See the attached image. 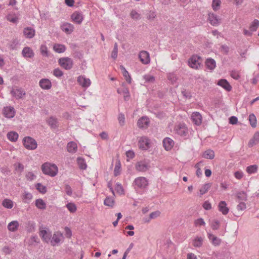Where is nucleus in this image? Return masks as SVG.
I'll return each instance as SVG.
<instances>
[{
	"label": "nucleus",
	"instance_id": "f257e3e1",
	"mask_svg": "<svg viewBox=\"0 0 259 259\" xmlns=\"http://www.w3.org/2000/svg\"><path fill=\"white\" fill-rule=\"evenodd\" d=\"M41 170L44 174L53 177L58 174V168L55 164L46 162L41 165Z\"/></svg>",
	"mask_w": 259,
	"mask_h": 259
},
{
	"label": "nucleus",
	"instance_id": "f03ea898",
	"mask_svg": "<svg viewBox=\"0 0 259 259\" xmlns=\"http://www.w3.org/2000/svg\"><path fill=\"white\" fill-rule=\"evenodd\" d=\"M24 147L29 150H33L36 149L37 144L36 141L30 137H25L22 140Z\"/></svg>",
	"mask_w": 259,
	"mask_h": 259
},
{
	"label": "nucleus",
	"instance_id": "7ed1b4c3",
	"mask_svg": "<svg viewBox=\"0 0 259 259\" xmlns=\"http://www.w3.org/2000/svg\"><path fill=\"white\" fill-rule=\"evenodd\" d=\"M135 188L141 190L145 189L149 185L148 180L144 177H139L134 181Z\"/></svg>",
	"mask_w": 259,
	"mask_h": 259
},
{
	"label": "nucleus",
	"instance_id": "20e7f679",
	"mask_svg": "<svg viewBox=\"0 0 259 259\" xmlns=\"http://www.w3.org/2000/svg\"><path fill=\"white\" fill-rule=\"evenodd\" d=\"M201 64V58L197 55H193L188 60V65L190 68L198 69Z\"/></svg>",
	"mask_w": 259,
	"mask_h": 259
},
{
	"label": "nucleus",
	"instance_id": "39448f33",
	"mask_svg": "<svg viewBox=\"0 0 259 259\" xmlns=\"http://www.w3.org/2000/svg\"><path fill=\"white\" fill-rule=\"evenodd\" d=\"M59 65L66 70L70 69L73 66V61L68 57H63L59 59Z\"/></svg>",
	"mask_w": 259,
	"mask_h": 259
},
{
	"label": "nucleus",
	"instance_id": "423d86ee",
	"mask_svg": "<svg viewBox=\"0 0 259 259\" xmlns=\"http://www.w3.org/2000/svg\"><path fill=\"white\" fill-rule=\"evenodd\" d=\"M188 129L184 123H179L176 125L174 132L180 136H186L188 134Z\"/></svg>",
	"mask_w": 259,
	"mask_h": 259
},
{
	"label": "nucleus",
	"instance_id": "0eeeda50",
	"mask_svg": "<svg viewBox=\"0 0 259 259\" xmlns=\"http://www.w3.org/2000/svg\"><path fill=\"white\" fill-rule=\"evenodd\" d=\"M149 163L145 160L140 161L135 164V168L138 171L145 172L149 169Z\"/></svg>",
	"mask_w": 259,
	"mask_h": 259
},
{
	"label": "nucleus",
	"instance_id": "6e6552de",
	"mask_svg": "<svg viewBox=\"0 0 259 259\" xmlns=\"http://www.w3.org/2000/svg\"><path fill=\"white\" fill-rule=\"evenodd\" d=\"M138 145L140 149L147 150L150 147V140L146 137H142L139 140Z\"/></svg>",
	"mask_w": 259,
	"mask_h": 259
},
{
	"label": "nucleus",
	"instance_id": "1a4fd4ad",
	"mask_svg": "<svg viewBox=\"0 0 259 259\" xmlns=\"http://www.w3.org/2000/svg\"><path fill=\"white\" fill-rule=\"evenodd\" d=\"M83 16L81 12L75 11L71 15V20L74 23L80 24L83 20Z\"/></svg>",
	"mask_w": 259,
	"mask_h": 259
},
{
	"label": "nucleus",
	"instance_id": "9d476101",
	"mask_svg": "<svg viewBox=\"0 0 259 259\" xmlns=\"http://www.w3.org/2000/svg\"><path fill=\"white\" fill-rule=\"evenodd\" d=\"M15 110L11 106H7L4 107L3 110V114L4 116L8 118H13L15 115Z\"/></svg>",
	"mask_w": 259,
	"mask_h": 259
},
{
	"label": "nucleus",
	"instance_id": "9b49d317",
	"mask_svg": "<svg viewBox=\"0 0 259 259\" xmlns=\"http://www.w3.org/2000/svg\"><path fill=\"white\" fill-rule=\"evenodd\" d=\"M77 81L82 88H87L91 84V80L84 76L80 75L77 77Z\"/></svg>",
	"mask_w": 259,
	"mask_h": 259
},
{
	"label": "nucleus",
	"instance_id": "f8f14e48",
	"mask_svg": "<svg viewBox=\"0 0 259 259\" xmlns=\"http://www.w3.org/2000/svg\"><path fill=\"white\" fill-rule=\"evenodd\" d=\"M208 20L211 25L214 26H218L221 22V19L219 17L212 13L208 14Z\"/></svg>",
	"mask_w": 259,
	"mask_h": 259
},
{
	"label": "nucleus",
	"instance_id": "ddd939ff",
	"mask_svg": "<svg viewBox=\"0 0 259 259\" xmlns=\"http://www.w3.org/2000/svg\"><path fill=\"white\" fill-rule=\"evenodd\" d=\"M140 61L144 64H148L150 62L149 54L145 51H141L139 54Z\"/></svg>",
	"mask_w": 259,
	"mask_h": 259
},
{
	"label": "nucleus",
	"instance_id": "4468645a",
	"mask_svg": "<svg viewBox=\"0 0 259 259\" xmlns=\"http://www.w3.org/2000/svg\"><path fill=\"white\" fill-rule=\"evenodd\" d=\"M63 235L60 232H56L54 233L52 239L51 240V243L52 245L54 246L61 241L63 240Z\"/></svg>",
	"mask_w": 259,
	"mask_h": 259
},
{
	"label": "nucleus",
	"instance_id": "2eb2a0df",
	"mask_svg": "<svg viewBox=\"0 0 259 259\" xmlns=\"http://www.w3.org/2000/svg\"><path fill=\"white\" fill-rule=\"evenodd\" d=\"M212 186L211 183H207L201 185L198 190V194L200 197H201L204 194H206L210 189Z\"/></svg>",
	"mask_w": 259,
	"mask_h": 259
},
{
	"label": "nucleus",
	"instance_id": "dca6fc26",
	"mask_svg": "<svg viewBox=\"0 0 259 259\" xmlns=\"http://www.w3.org/2000/svg\"><path fill=\"white\" fill-rule=\"evenodd\" d=\"M175 145L174 141L170 138H165L163 140V146L166 151L170 150Z\"/></svg>",
	"mask_w": 259,
	"mask_h": 259
},
{
	"label": "nucleus",
	"instance_id": "f3484780",
	"mask_svg": "<svg viewBox=\"0 0 259 259\" xmlns=\"http://www.w3.org/2000/svg\"><path fill=\"white\" fill-rule=\"evenodd\" d=\"M149 124V119L147 117L143 116L140 118L137 124L140 128H146Z\"/></svg>",
	"mask_w": 259,
	"mask_h": 259
},
{
	"label": "nucleus",
	"instance_id": "a211bd4d",
	"mask_svg": "<svg viewBox=\"0 0 259 259\" xmlns=\"http://www.w3.org/2000/svg\"><path fill=\"white\" fill-rule=\"evenodd\" d=\"M61 30L66 34H71L74 30V26L72 24L65 22L63 23L61 26Z\"/></svg>",
	"mask_w": 259,
	"mask_h": 259
},
{
	"label": "nucleus",
	"instance_id": "6ab92c4d",
	"mask_svg": "<svg viewBox=\"0 0 259 259\" xmlns=\"http://www.w3.org/2000/svg\"><path fill=\"white\" fill-rule=\"evenodd\" d=\"M11 93L17 99L22 98L25 95L24 90L18 88H13Z\"/></svg>",
	"mask_w": 259,
	"mask_h": 259
},
{
	"label": "nucleus",
	"instance_id": "aec40b11",
	"mask_svg": "<svg viewBox=\"0 0 259 259\" xmlns=\"http://www.w3.org/2000/svg\"><path fill=\"white\" fill-rule=\"evenodd\" d=\"M39 235L42 239V240L46 242H49L51 239V233L47 230L44 229L43 228L40 229Z\"/></svg>",
	"mask_w": 259,
	"mask_h": 259
},
{
	"label": "nucleus",
	"instance_id": "412c9836",
	"mask_svg": "<svg viewBox=\"0 0 259 259\" xmlns=\"http://www.w3.org/2000/svg\"><path fill=\"white\" fill-rule=\"evenodd\" d=\"M23 34L26 38H32L35 35V31L30 27H27L24 29Z\"/></svg>",
	"mask_w": 259,
	"mask_h": 259
},
{
	"label": "nucleus",
	"instance_id": "4be33fe9",
	"mask_svg": "<svg viewBox=\"0 0 259 259\" xmlns=\"http://www.w3.org/2000/svg\"><path fill=\"white\" fill-rule=\"evenodd\" d=\"M217 84L221 86L227 91H230L232 90V87L229 82L225 79H221L219 80Z\"/></svg>",
	"mask_w": 259,
	"mask_h": 259
},
{
	"label": "nucleus",
	"instance_id": "5701e85b",
	"mask_svg": "<svg viewBox=\"0 0 259 259\" xmlns=\"http://www.w3.org/2000/svg\"><path fill=\"white\" fill-rule=\"evenodd\" d=\"M117 93L119 94L123 95L124 100L125 101H128L130 98V95L128 89L126 87H123L117 90Z\"/></svg>",
	"mask_w": 259,
	"mask_h": 259
},
{
	"label": "nucleus",
	"instance_id": "b1692460",
	"mask_svg": "<svg viewBox=\"0 0 259 259\" xmlns=\"http://www.w3.org/2000/svg\"><path fill=\"white\" fill-rule=\"evenodd\" d=\"M219 210L224 215H226L229 212V209L227 206V203L224 201H221L218 205Z\"/></svg>",
	"mask_w": 259,
	"mask_h": 259
},
{
	"label": "nucleus",
	"instance_id": "393cba45",
	"mask_svg": "<svg viewBox=\"0 0 259 259\" xmlns=\"http://www.w3.org/2000/svg\"><path fill=\"white\" fill-rule=\"evenodd\" d=\"M40 87L44 90H49L52 87L51 81L49 79H42L39 82Z\"/></svg>",
	"mask_w": 259,
	"mask_h": 259
},
{
	"label": "nucleus",
	"instance_id": "a878e982",
	"mask_svg": "<svg viewBox=\"0 0 259 259\" xmlns=\"http://www.w3.org/2000/svg\"><path fill=\"white\" fill-rule=\"evenodd\" d=\"M193 122L196 125H200L202 122V117L200 114L197 112H194L191 115Z\"/></svg>",
	"mask_w": 259,
	"mask_h": 259
},
{
	"label": "nucleus",
	"instance_id": "bb28decb",
	"mask_svg": "<svg viewBox=\"0 0 259 259\" xmlns=\"http://www.w3.org/2000/svg\"><path fill=\"white\" fill-rule=\"evenodd\" d=\"M22 54L23 57L30 58H32L34 55L33 50L28 47L23 48Z\"/></svg>",
	"mask_w": 259,
	"mask_h": 259
},
{
	"label": "nucleus",
	"instance_id": "cd10ccee",
	"mask_svg": "<svg viewBox=\"0 0 259 259\" xmlns=\"http://www.w3.org/2000/svg\"><path fill=\"white\" fill-rule=\"evenodd\" d=\"M19 227V223L17 221H13L8 225V229L11 232H16Z\"/></svg>",
	"mask_w": 259,
	"mask_h": 259
},
{
	"label": "nucleus",
	"instance_id": "c85d7f7f",
	"mask_svg": "<svg viewBox=\"0 0 259 259\" xmlns=\"http://www.w3.org/2000/svg\"><path fill=\"white\" fill-rule=\"evenodd\" d=\"M36 207L41 210H45L47 207L46 203L41 198L37 199L35 201Z\"/></svg>",
	"mask_w": 259,
	"mask_h": 259
},
{
	"label": "nucleus",
	"instance_id": "c756f323",
	"mask_svg": "<svg viewBox=\"0 0 259 259\" xmlns=\"http://www.w3.org/2000/svg\"><path fill=\"white\" fill-rule=\"evenodd\" d=\"M208 238L209 240H210L212 244L214 246L219 245L221 242V240L220 239L212 234L208 233Z\"/></svg>",
	"mask_w": 259,
	"mask_h": 259
},
{
	"label": "nucleus",
	"instance_id": "7c9ffc66",
	"mask_svg": "<svg viewBox=\"0 0 259 259\" xmlns=\"http://www.w3.org/2000/svg\"><path fill=\"white\" fill-rule=\"evenodd\" d=\"M120 69L121 71L122 75L124 76L125 79L126 80V81L128 83H131L132 82V78H131V77L128 71L126 70L125 67L122 65L120 66Z\"/></svg>",
	"mask_w": 259,
	"mask_h": 259
},
{
	"label": "nucleus",
	"instance_id": "2f4dec72",
	"mask_svg": "<svg viewBox=\"0 0 259 259\" xmlns=\"http://www.w3.org/2000/svg\"><path fill=\"white\" fill-rule=\"evenodd\" d=\"M205 65L207 69L212 70L215 68L216 63L214 60L211 58H209L206 59L205 61Z\"/></svg>",
	"mask_w": 259,
	"mask_h": 259
},
{
	"label": "nucleus",
	"instance_id": "473e14b6",
	"mask_svg": "<svg viewBox=\"0 0 259 259\" xmlns=\"http://www.w3.org/2000/svg\"><path fill=\"white\" fill-rule=\"evenodd\" d=\"M68 152L70 153H75L77 149V146L76 143L74 142H70L68 143L67 146Z\"/></svg>",
	"mask_w": 259,
	"mask_h": 259
},
{
	"label": "nucleus",
	"instance_id": "72a5a7b5",
	"mask_svg": "<svg viewBox=\"0 0 259 259\" xmlns=\"http://www.w3.org/2000/svg\"><path fill=\"white\" fill-rule=\"evenodd\" d=\"M7 137L10 141L15 142L17 141L19 135L17 132L12 131L9 132Z\"/></svg>",
	"mask_w": 259,
	"mask_h": 259
},
{
	"label": "nucleus",
	"instance_id": "f704fd0d",
	"mask_svg": "<svg viewBox=\"0 0 259 259\" xmlns=\"http://www.w3.org/2000/svg\"><path fill=\"white\" fill-rule=\"evenodd\" d=\"M32 194L28 192H24L22 196L23 201L26 203H29L32 199Z\"/></svg>",
	"mask_w": 259,
	"mask_h": 259
},
{
	"label": "nucleus",
	"instance_id": "c9c22d12",
	"mask_svg": "<svg viewBox=\"0 0 259 259\" xmlns=\"http://www.w3.org/2000/svg\"><path fill=\"white\" fill-rule=\"evenodd\" d=\"M53 50L58 53H62L66 50V47L63 45L56 44L53 46Z\"/></svg>",
	"mask_w": 259,
	"mask_h": 259
},
{
	"label": "nucleus",
	"instance_id": "e433bc0d",
	"mask_svg": "<svg viewBox=\"0 0 259 259\" xmlns=\"http://www.w3.org/2000/svg\"><path fill=\"white\" fill-rule=\"evenodd\" d=\"M202 157L206 159H212L214 157V152L212 150H207L203 153Z\"/></svg>",
	"mask_w": 259,
	"mask_h": 259
},
{
	"label": "nucleus",
	"instance_id": "4c0bfd02",
	"mask_svg": "<svg viewBox=\"0 0 259 259\" xmlns=\"http://www.w3.org/2000/svg\"><path fill=\"white\" fill-rule=\"evenodd\" d=\"M2 205L8 209H11L14 206V202L9 199H5L2 202Z\"/></svg>",
	"mask_w": 259,
	"mask_h": 259
},
{
	"label": "nucleus",
	"instance_id": "58836bf2",
	"mask_svg": "<svg viewBox=\"0 0 259 259\" xmlns=\"http://www.w3.org/2000/svg\"><path fill=\"white\" fill-rule=\"evenodd\" d=\"M203 238L201 237L197 236L193 240V245L194 247H199L202 245Z\"/></svg>",
	"mask_w": 259,
	"mask_h": 259
},
{
	"label": "nucleus",
	"instance_id": "ea45409f",
	"mask_svg": "<svg viewBox=\"0 0 259 259\" xmlns=\"http://www.w3.org/2000/svg\"><path fill=\"white\" fill-rule=\"evenodd\" d=\"M248 120L250 124L253 128H255L257 125V120L254 114H250L248 116Z\"/></svg>",
	"mask_w": 259,
	"mask_h": 259
},
{
	"label": "nucleus",
	"instance_id": "a19ab883",
	"mask_svg": "<svg viewBox=\"0 0 259 259\" xmlns=\"http://www.w3.org/2000/svg\"><path fill=\"white\" fill-rule=\"evenodd\" d=\"M115 204L113 197H107L104 201V204L106 206L112 207Z\"/></svg>",
	"mask_w": 259,
	"mask_h": 259
},
{
	"label": "nucleus",
	"instance_id": "79ce46f5",
	"mask_svg": "<svg viewBox=\"0 0 259 259\" xmlns=\"http://www.w3.org/2000/svg\"><path fill=\"white\" fill-rule=\"evenodd\" d=\"M66 207L68 211L71 213H75L77 210L76 205L75 203L72 202L68 203L66 205Z\"/></svg>",
	"mask_w": 259,
	"mask_h": 259
},
{
	"label": "nucleus",
	"instance_id": "37998d69",
	"mask_svg": "<svg viewBox=\"0 0 259 259\" xmlns=\"http://www.w3.org/2000/svg\"><path fill=\"white\" fill-rule=\"evenodd\" d=\"M47 122L52 128H55L57 127V120L54 117H51L49 118Z\"/></svg>",
	"mask_w": 259,
	"mask_h": 259
},
{
	"label": "nucleus",
	"instance_id": "c03bdc74",
	"mask_svg": "<svg viewBox=\"0 0 259 259\" xmlns=\"http://www.w3.org/2000/svg\"><path fill=\"white\" fill-rule=\"evenodd\" d=\"M258 166L257 165H252L246 167V171L249 174L255 173L257 170Z\"/></svg>",
	"mask_w": 259,
	"mask_h": 259
},
{
	"label": "nucleus",
	"instance_id": "a18cd8bd",
	"mask_svg": "<svg viewBox=\"0 0 259 259\" xmlns=\"http://www.w3.org/2000/svg\"><path fill=\"white\" fill-rule=\"evenodd\" d=\"M77 164L80 169H85L87 168V164L84 159L78 157L77 159Z\"/></svg>",
	"mask_w": 259,
	"mask_h": 259
},
{
	"label": "nucleus",
	"instance_id": "49530a36",
	"mask_svg": "<svg viewBox=\"0 0 259 259\" xmlns=\"http://www.w3.org/2000/svg\"><path fill=\"white\" fill-rule=\"evenodd\" d=\"M121 171V163L119 161H118L116 162L114 169V174L115 176H117L120 174Z\"/></svg>",
	"mask_w": 259,
	"mask_h": 259
},
{
	"label": "nucleus",
	"instance_id": "de8ad7c7",
	"mask_svg": "<svg viewBox=\"0 0 259 259\" xmlns=\"http://www.w3.org/2000/svg\"><path fill=\"white\" fill-rule=\"evenodd\" d=\"M40 51L41 55L43 56L48 57L49 56V51L46 45H42L40 48Z\"/></svg>",
	"mask_w": 259,
	"mask_h": 259
},
{
	"label": "nucleus",
	"instance_id": "09e8293b",
	"mask_svg": "<svg viewBox=\"0 0 259 259\" xmlns=\"http://www.w3.org/2000/svg\"><path fill=\"white\" fill-rule=\"evenodd\" d=\"M115 190L118 194H124V190L123 189L122 185L120 184L117 183L116 184Z\"/></svg>",
	"mask_w": 259,
	"mask_h": 259
},
{
	"label": "nucleus",
	"instance_id": "8fccbe9b",
	"mask_svg": "<svg viewBox=\"0 0 259 259\" xmlns=\"http://www.w3.org/2000/svg\"><path fill=\"white\" fill-rule=\"evenodd\" d=\"M220 0H213L212 4V7L214 11H217L220 8L221 5Z\"/></svg>",
	"mask_w": 259,
	"mask_h": 259
},
{
	"label": "nucleus",
	"instance_id": "3c124183",
	"mask_svg": "<svg viewBox=\"0 0 259 259\" xmlns=\"http://www.w3.org/2000/svg\"><path fill=\"white\" fill-rule=\"evenodd\" d=\"M259 26V21L257 20H254L250 26V29L251 31H255Z\"/></svg>",
	"mask_w": 259,
	"mask_h": 259
},
{
	"label": "nucleus",
	"instance_id": "603ef678",
	"mask_svg": "<svg viewBox=\"0 0 259 259\" xmlns=\"http://www.w3.org/2000/svg\"><path fill=\"white\" fill-rule=\"evenodd\" d=\"M36 188L39 192L42 194H44L47 192L46 187L40 183L36 184Z\"/></svg>",
	"mask_w": 259,
	"mask_h": 259
},
{
	"label": "nucleus",
	"instance_id": "864d4df0",
	"mask_svg": "<svg viewBox=\"0 0 259 259\" xmlns=\"http://www.w3.org/2000/svg\"><path fill=\"white\" fill-rule=\"evenodd\" d=\"M210 226L213 230H218L220 227V222L218 220H214L211 222Z\"/></svg>",
	"mask_w": 259,
	"mask_h": 259
},
{
	"label": "nucleus",
	"instance_id": "5fc2aeb1",
	"mask_svg": "<svg viewBox=\"0 0 259 259\" xmlns=\"http://www.w3.org/2000/svg\"><path fill=\"white\" fill-rule=\"evenodd\" d=\"M7 20L13 23H17L18 20V17L15 15L9 14L7 17Z\"/></svg>",
	"mask_w": 259,
	"mask_h": 259
},
{
	"label": "nucleus",
	"instance_id": "6e6d98bb",
	"mask_svg": "<svg viewBox=\"0 0 259 259\" xmlns=\"http://www.w3.org/2000/svg\"><path fill=\"white\" fill-rule=\"evenodd\" d=\"M117 53H118V47L117 44H115L113 48V50L111 53V57L116 59L117 57Z\"/></svg>",
	"mask_w": 259,
	"mask_h": 259
},
{
	"label": "nucleus",
	"instance_id": "4d7b16f0",
	"mask_svg": "<svg viewBox=\"0 0 259 259\" xmlns=\"http://www.w3.org/2000/svg\"><path fill=\"white\" fill-rule=\"evenodd\" d=\"M118 120L119 124L123 126L125 123V117L123 114L120 113L118 115Z\"/></svg>",
	"mask_w": 259,
	"mask_h": 259
},
{
	"label": "nucleus",
	"instance_id": "13d9d810",
	"mask_svg": "<svg viewBox=\"0 0 259 259\" xmlns=\"http://www.w3.org/2000/svg\"><path fill=\"white\" fill-rule=\"evenodd\" d=\"M127 161H128L135 157V153L132 150H128L126 152Z\"/></svg>",
	"mask_w": 259,
	"mask_h": 259
},
{
	"label": "nucleus",
	"instance_id": "bf43d9fd",
	"mask_svg": "<svg viewBox=\"0 0 259 259\" xmlns=\"http://www.w3.org/2000/svg\"><path fill=\"white\" fill-rule=\"evenodd\" d=\"M194 224L196 226H204L205 225L204 220L202 218L196 220L194 222Z\"/></svg>",
	"mask_w": 259,
	"mask_h": 259
},
{
	"label": "nucleus",
	"instance_id": "052dcab7",
	"mask_svg": "<svg viewBox=\"0 0 259 259\" xmlns=\"http://www.w3.org/2000/svg\"><path fill=\"white\" fill-rule=\"evenodd\" d=\"M230 75L236 80L238 79L240 77L239 72L237 71H232L230 73Z\"/></svg>",
	"mask_w": 259,
	"mask_h": 259
},
{
	"label": "nucleus",
	"instance_id": "680f3d73",
	"mask_svg": "<svg viewBox=\"0 0 259 259\" xmlns=\"http://www.w3.org/2000/svg\"><path fill=\"white\" fill-rule=\"evenodd\" d=\"M131 17L135 20H138L140 18V15L136 11H132L131 13Z\"/></svg>",
	"mask_w": 259,
	"mask_h": 259
},
{
	"label": "nucleus",
	"instance_id": "e2e57ef3",
	"mask_svg": "<svg viewBox=\"0 0 259 259\" xmlns=\"http://www.w3.org/2000/svg\"><path fill=\"white\" fill-rule=\"evenodd\" d=\"M53 74L56 77H61L63 75V72L59 68L55 69L53 71Z\"/></svg>",
	"mask_w": 259,
	"mask_h": 259
},
{
	"label": "nucleus",
	"instance_id": "0e129e2a",
	"mask_svg": "<svg viewBox=\"0 0 259 259\" xmlns=\"http://www.w3.org/2000/svg\"><path fill=\"white\" fill-rule=\"evenodd\" d=\"M237 198L241 200H245L246 199V195L244 192H239L237 194Z\"/></svg>",
	"mask_w": 259,
	"mask_h": 259
},
{
	"label": "nucleus",
	"instance_id": "69168bd1",
	"mask_svg": "<svg viewBox=\"0 0 259 259\" xmlns=\"http://www.w3.org/2000/svg\"><path fill=\"white\" fill-rule=\"evenodd\" d=\"M144 78L146 80V81L151 82H153L155 80L154 76L150 74H146L144 75Z\"/></svg>",
	"mask_w": 259,
	"mask_h": 259
},
{
	"label": "nucleus",
	"instance_id": "338daca9",
	"mask_svg": "<svg viewBox=\"0 0 259 259\" xmlns=\"http://www.w3.org/2000/svg\"><path fill=\"white\" fill-rule=\"evenodd\" d=\"M160 214V212L159 211H155L154 212H152L150 214L149 217L151 219H154L158 217H159Z\"/></svg>",
	"mask_w": 259,
	"mask_h": 259
},
{
	"label": "nucleus",
	"instance_id": "774afa93",
	"mask_svg": "<svg viewBox=\"0 0 259 259\" xmlns=\"http://www.w3.org/2000/svg\"><path fill=\"white\" fill-rule=\"evenodd\" d=\"M202 206L205 210H210L211 209V204L208 201H205Z\"/></svg>",
	"mask_w": 259,
	"mask_h": 259
}]
</instances>
